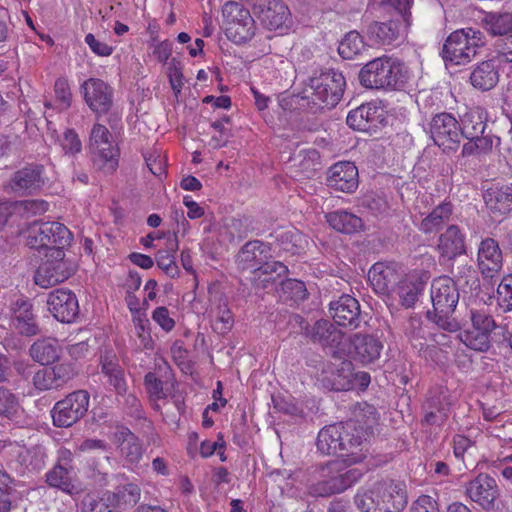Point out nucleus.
Listing matches in <instances>:
<instances>
[{
    "mask_svg": "<svg viewBox=\"0 0 512 512\" xmlns=\"http://www.w3.org/2000/svg\"><path fill=\"white\" fill-rule=\"evenodd\" d=\"M345 87L342 72L334 69L321 71L303 81L297 95L298 104L313 114L330 110L342 99Z\"/></svg>",
    "mask_w": 512,
    "mask_h": 512,
    "instance_id": "f257e3e1",
    "label": "nucleus"
},
{
    "mask_svg": "<svg viewBox=\"0 0 512 512\" xmlns=\"http://www.w3.org/2000/svg\"><path fill=\"white\" fill-rule=\"evenodd\" d=\"M459 296L458 287L452 278L441 276L434 279L430 286L432 309L426 312V318L442 330L458 331L460 323L454 313Z\"/></svg>",
    "mask_w": 512,
    "mask_h": 512,
    "instance_id": "f03ea898",
    "label": "nucleus"
},
{
    "mask_svg": "<svg viewBox=\"0 0 512 512\" xmlns=\"http://www.w3.org/2000/svg\"><path fill=\"white\" fill-rule=\"evenodd\" d=\"M378 423V413L376 409L368 404H364L360 412L355 413L353 419L341 422L339 442L341 444L340 457L348 464L361 462L365 457L362 453V443L365 436L372 433L373 427Z\"/></svg>",
    "mask_w": 512,
    "mask_h": 512,
    "instance_id": "7ed1b4c3",
    "label": "nucleus"
},
{
    "mask_svg": "<svg viewBox=\"0 0 512 512\" xmlns=\"http://www.w3.org/2000/svg\"><path fill=\"white\" fill-rule=\"evenodd\" d=\"M404 65L397 59L379 57L365 64L359 72V81L369 89H397L405 83Z\"/></svg>",
    "mask_w": 512,
    "mask_h": 512,
    "instance_id": "20e7f679",
    "label": "nucleus"
},
{
    "mask_svg": "<svg viewBox=\"0 0 512 512\" xmlns=\"http://www.w3.org/2000/svg\"><path fill=\"white\" fill-rule=\"evenodd\" d=\"M485 43L481 31L473 28L459 29L447 37L441 56L446 65H466L476 57L478 49Z\"/></svg>",
    "mask_w": 512,
    "mask_h": 512,
    "instance_id": "39448f33",
    "label": "nucleus"
},
{
    "mask_svg": "<svg viewBox=\"0 0 512 512\" xmlns=\"http://www.w3.org/2000/svg\"><path fill=\"white\" fill-rule=\"evenodd\" d=\"M72 234L59 222H34L27 229L26 244L32 249L62 250L70 244Z\"/></svg>",
    "mask_w": 512,
    "mask_h": 512,
    "instance_id": "423d86ee",
    "label": "nucleus"
},
{
    "mask_svg": "<svg viewBox=\"0 0 512 512\" xmlns=\"http://www.w3.org/2000/svg\"><path fill=\"white\" fill-rule=\"evenodd\" d=\"M90 395L86 390H76L57 401L50 411L53 425L69 428L79 422L89 408Z\"/></svg>",
    "mask_w": 512,
    "mask_h": 512,
    "instance_id": "0eeeda50",
    "label": "nucleus"
},
{
    "mask_svg": "<svg viewBox=\"0 0 512 512\" xmlns=\"http://www.w3.org/2000/svg\"><path fill=\"white\" fill-rule=\"evenodd\" d=\"M430 136L444 152L456 151L461 141V126L450 113L436 114L429 124Z\"/></svg>",
    "mask_w": 512,
    "mask_h": 512,
    "instance_id": "6e6552de",
    "label": "nucleus"
},
{
    "mask_svg": "<svg viewBox=\"0 0 512 512\" xmlns=\"http://www.w3.org/2000/svg\"><path fill=\"white\" fill-rule=\"evenodd\" d=\"M290 323L299 325L306 338L322 347L337 348L343 340V333L326 319L317 320L310 325L302 316L296 314L291 316Z\"/></svg>",
    "mask_w": 512,
    "mask_h": 512,
    "instance_id": "1a4fd4ad",
    "label": "nucleus"
},
{
    "mask_svg": "<svg viewBox=\"0 0 512 512\" xmlns=\"http://www.w3.org/2000/svg\"><path fill=\"white\" fill-rule=\"evenodd\" d=\"M223 15L228 17L226 35L237 44L245 43L254 36V20L249 11L237 2H227Z\"/></svg>",
    "mask_w": 512,
    "mask_h": 512,
    "instance_id": "9d476101",
    "label": "nucleus"
},
{
    "mask_svg": "<svg viewBox=\"0 0 512 512\" xmlns=\"http://www.w3.org/2000/svg\"><path fill=\"white\" fill-rule=\"evenodd\" d=\"M340 466L339 461L328 464L329 472H335V474L313 485L312 493L315 496L326 497L341 493L359 479L361 473L357 469H341Z\"/></svg>",
    "mask_w": 512,
    "mask_h": 512,
    "instance_id": "9b49d317",
    "label": "nucleus"
},
{
    "mask_svg": "<svg viewBox=\"0 0 512 512\" xmlns=\"http://www.w3.org/2000/svg\"><path fill=\"white\" fill-rule=\"evenodd\" d=\"M122 466L136 471L140 467L145 448L143 442L127 427H119L114 433Z\"/></svg>",
    "mask_w": 512,
    "mask_h": 512,
    "instance_id": "f8f14e48",
    "label": "nucleus"
},
{
    "mask_svg": "<svg viewBox=\"0 0 512 512\" xmlns=\"http://www.w3.org/2000/svg\"><path fill=\"white\" fill-rule=\"evenodd\" d=\"M254 13L268 30L282 34L289 28L290 11L282 0H259L254 6Z\"/></svg>",
    "mask_w": 512,
    "mask_h": 512,
    "instance_id": "ddd939ff",
    "label": "nucleus"
},
{
    "mask_svg": "<svg viewBox=\"0 0 512 512\" xmlns=\"http://www.w3.org/2000/svg\"><path fill=\"white\" fill-rule=\"evenodd\" d=\"M64 252L55 250L53 260H46L36 270L34 282L42 288H49L67 280L73 273L68 263L64 260Z\"/></svg>",
    "mask_w": 512,
    "mask_h": 512,
    "instance_id": "4468645a",
    "label": "nucleus"
},
{
    "mask_svg": "<svg viewBox=\"0 0 512 512\" xmlns=\"http://www.w3.org/2000/svg\"><path fill=\"white\" fill-rule=\"evenodd\" d=\"M84 100L97 115L107 114L113 106V89L98 78H89L81 85Z\"/></svg>",
    "mask_w": 512,
    "mask_h": 512,
    "instance_id": "2eb2a0df",
    "label": "nucleus"
},
{
    "mask_svg": "<svg viewBox=\"0 0 512 512\" xmlns=\"http://www.w3.org/2000/svg\"><path fill=\"white\" fill-rule=\"evenodd\" d=\"M46 303L49 312L62 323H71L79 315L78 300L71 290L59 288L51 291Z\"/></svg>",
    "mask_w": 512,
    "mask_h": 512,
    "instance_id": "dca6fc26",
    "label": "nucleus"
},
{
    "mask_svg": "<svg viewBox=\"0 0 512 512\" xmlns=\"http://www.w3.org/2000/svg\"><path fill=\"white\" fill-rule=\"evenodd\" d=\"M465 492L471 501L484 510H492L500 494L496 480L484 473L470 480L465 486Z\"/></svg>",
    "mask_w": 512,
    "mask_h": 512,
    "instance_id": "f3484780",
    "label": "nucleus"
},
{
    "mask_svg": "<svg viewBox=\"0 0 512 512\" xmlns=\"http://www.w3.org/2000/svg\"><path fill=\"white\" fill-rule=\"evenodd\" d=\"M44 168L39 164H29L13 173L8 187L19 196L38 192L45 184Z\"/></svg>",
    "mask_w": 512,
    "mask_h": 512,
    "instance_id": "a211bd4d",
    "label": "nucleus"
},
{
    "mask_svg": "<svg viewBox=\"0 0 512 512\" xmlns=\"http://www.w3.org/2000/svg\"><path fill=\"white\" fill-rule=\"evenodd\" d=\"M401 276L398 264L377 262L370 268L368 280L376 293L388 295L397 287Z\"/></svg>",
    "mask_w": 512,
    "mask_h": 512,
    "instance_id": "6ab92c4d",
    "label": "nucleus"
},
{
    "mask_svg": "<svg viewBox=\"0 0 512 512\" xmlns=\"http://www.w3.org/2000/svg\"><path fill=\"white\" fill-rule=\"evenodd\" d=\"M410 25L389 19L374 21L367 27V37L377 45H394L403 40Z\"/></svg>",
    "mask_w": 512,
    "mask_h": 512,
    "instance_id": "aec40b11",
    "label": "nucleus"
},
{
    "mask_svg": "<svg viewBox=\"0 0 512 512\" xmlns=\"http://www.w3.org/2000/svg\"><path fill=\"white\" fill-rule=\"evenodd\" d=\"M477 264L484 278L492 279L500 273L503 266V256L495 239L487 237L480 242Z\"/></svg>",
    "mask_w": 512,
    "mask_h": 512,
    "instance_id": "412c9836",
    "label": "nucleus"
},
{
    "mask_svg": "<svg viewBox=\"0 0 512 512\" xmlns=\"http://www.w3.org/2000/svg\"><path fill=\"white\" fill-rule=\"evenodd\" d=\"M330 314L336 324L349 329L358 328L362 321L358 300L347 294L330 303Z\"/></svg>",
    "mask_w": 512,
    "mask_h": 512,
    "instance_id": "4be33fe9",
    "label": "nucleus"
},
{
    "mask_svg": "<svg viewBox=\"0 0 512 512\" xmlns=\"http://www.w3.org/2000/svg\"><path fill=\"white\" fill-rule=\"evenodd\" d=\"M383 120L384 111L375 102L365 103L351 110L346 118L347 125L358 131L374 130Z\"/></svg>",
    "mask_w": 512,
    "mask_h": 512,
    "instance_id": "5701e85b",
    "label": "nucleus"
},
{
    "mask_svg": "<svg viewBox=\"0 0 512 512\" xmlns=\"http://www.w3.org/2000/svg\"><path fill=\"white\" fill-rule=\"evenodd\" d=\"M326 181L331 189L353 193L359 183L358 169L352 162H338L329 168Z\"/></svg>",
    "mask_w": 512,
    "mask_h": 512,
    "instance_id": "b1692460",
    "label": "nucleus"
},
{
    "mask_svg": "<svg viewBox=\"0 0 512 512\" xmlns=\"http://www.w3.org/2000/svg\"><path fill=\"white\" fill-rule=\"evenodd\" d=\"M490 216L499 220L512 212V185L492 186L483 193Z\"/></svg>",
    "mask_w": 512,
    "mask_h": 512,
    "instance_id": "393cba45",
    "label": "nucleus"
},
{
    "mask_svg": "<svg viewBox=\"0 0 512 512\" xmlns=\"http://www.w3.org/2000/svg\"><path fill=\"white\" fill-rule=\"evenodd\" d=\"M11 321L19 334L27 337L39 334L40 329L32 313V304L25 299L19 298L11 305Z\"/></svg>",
    "mask_w": 512,
    "mask_h": 512,
    "instance_id": "a878e982",
    "label": "nucleus"
},
{
    "mask_svg": "<svg viewBox=\"0 0 512 512\" xmlns=\"http://www.w3.org/2000/svg\"><path fill=\"white\" fill-rule=\"evenodd\" d=\"M378 483L380 500L385 512H400L407 505V492L402 482L393 480L380 481Z\"/></svg>",
    "mask_w": 512,
    "mask_h": 512,
    "instance_id": "bb28decb",
    "label": "nucleus"
},
{
    "mask_svg": "<svg viewBox=\"0 0 512 512\" xmlns=\"http://www.w3.org/2000/svg\"><path fill=\"white\" fill-rule=\"evenodd\" d=\"M270 248L263 242L254 240L247 242L239 251L236 262L242 270H250L255 273L266 261Z\"/></svg>",
    "mask_w": 512,
    "mask_h": 512,
    "instance_id": "cd10ccee",
    "label": "nucleus"
},
{
    "mask_svg": "<svg viewBox=\"0 0 512 512\" xmlns=\"http://www.w3.org/2000/svg\"><path fill=\"white\" fill-rule=\"evenodd\" d=\"M46 453L40 445L20 448L12 465L19 474L38 472L45 467Z\"/></svg>",
    "mask_w": 512,
    "mask_h": 512,
    "instance_id": "c85d7f7f",
    "label": "nucleus"
},
{
    "mask_svg": "<svg viewBox=\"0 0 512 512\" xmlns=\"http://www.w3.org/2000/svg\"><path fill=\"white\" fill-rule=\"evenodd\" d=\"M441 256L453 259L466 253L465 236L457 225H449L440 234L437 244Z\"/></svg>",
    "mask_w": 512,
    "mask_h": 512,
    "instance_id": "c756f323",
    "label": "nucleus"
},
{
    "mask_svg": "<svg viewBox=\"0 0 512 512\" xmlns=\"http://www.w3.org/2000/svg\"><path fill=\"white\" fill-rule=\"evenodd\" d=\"M453 212L454 206L450 201L441 202L421 219L419 230L424 234L439 232L450 222Z\"/></svg>",
    "mask_w": 512,
    "mask_h": 512,
    "instance_id": "7c9ffc66",
    "label": "nucleus"
},
{
    "mask_svg": "<svg viewBox=\"0 0 512 512\" xmlns=\"http://www.w3.org/2000/svg\"><path fill=\"white\" fill-rule=\"evenodd\" d=\"M351 345L355 358L363 364H369L377 360L383 349L382 342L371 336L354 334L351 338Z\"/></svg>",
    "mask_w": 512,
    "mask_h": 512,
    "instance_id": "2f4dec72",
    "label": "nucleus"
},
{
    "mask_svg": "<svg viewBox=\"0 0 512 512\" xmlns=\"http://www.w3.org/2000/svg\"><path fill=\"white\" fill-rule=\"evenodd\" d=\"M499 72L495 60L489 59L478 63L470 74V83L481 91H489L499 82Z\"/></svg>",
    "mask_w": 512,
    "mask_h": 512,
    "instance_id": "473e14b6",
    "label": "nucleus"
},
{
    "mask_svg": "<svg viewBox=\"0 0 512 512\" xmlns=\"http://www.w3.org/2000/svg\"><path fill=\"white\" fill-rule=\"evenodd\" d=\"M93 156L94 167L105 174H111L118 167L120 151L113 139L107 140V145L99 144V147H89Z\"/></svg>",
    "mask_w": 512,
    "mask_h": 512,
    "instance_id": "72a5a7b5",
    "label": "nucleus"
},
{
    "mask_svg": "<svg viewBox=\"0 0 512 512\" xmlns=\"http://www.w3.org/2000/svg\"><path fill=\"white\" fill-rule=\"evenodd\" d=\"M62 347L58 340L45 337L36 340L29 348V355L33 361L41 365H49L59 360Z\"/></svg>",
    "mask_w": 512,
    "mask_h": 512,
    "instance_id": "f704fd0d",
    "label": "nucleus"
},
{
    "mask_svg": "<svg viewBox=\"0 0 512 512\" xmlns=\"http://www.w3.org/2000/svg\"><path fill=\"white\" fill-rule=\"evenodd\" d=\"M326 220L334 230L345 234L356 233L363 227L362 219L346 210L330 212Z\"/></svg>",
    "mask_w": 512,
    "mask_h": 512,
    "instance_id": "c9c22d12",
    "label": "nucleus"
},
{
    "mask_svg": "<svg viewBox=\"0 0 512 512\" xmlns=\"http://www.w3.org/2000/svg\"><path fill=\"white\" fill-rule=\"evenodd\" d=\"M340 424H331L325 426L320 430L317 437V448L322 454L337 455L340 457L341 442L339 437L341 435ZM342 445H344L342 443Z\"/></svg>",
    "mask_w": 512,
    "mask_h": 512,
    "instance_id": "e433bc0d",
    "label": "nucleus"
},
{
    "mask_svg": "<svg viewBox=\"0 0 512 512\" xmlns=\"http://www.w3.org/2000/svg\"><path fill=\"white\" fill-rule=\"evenodd\" d=\"M111 491L89 492L80 502L81 512H113L116 511Z\"/></svg>",
    "mask_w": 512,
    "mask_h": 512,
    "instance_id": "4c0bfd02",
    "label": "nucleus"
},
{
    "mask_svg": "<svg viewBox=\"0 0 512 512\" xmlns=\"http://www.w3.org/2000/svg\"><path fill=\"white\" fill-rule=\"evenodd\" d=\"M101 371L108 378V382L113 386L118 394L126 391V381L124 371L115 355H105L101 359Z\"/></svg>",
    "mask_w": 512,
    "mask_h": 512,
    "instance_id": "58836bf2",
    "label": "nucleus"
},
{
    "mask_svg": "<svg viewBox=\"0 0 512 512\" xmlns=\"http://www.w3.org/2000/svg\"><path fill=\"white\" fill-rule=\"evenodd\" d=\"M177 250L178 240L177 235L174 234L173 238L168 239L166 249H161L156 253L157 266L171 278L179 276V268L174 255Z\"/></svg>",
    "mask_w": 512,
    "mask_h": 512,
    "instance_id": "ea45409f",
    "label": "nucleus"
},
{
    "mask_svg": "<svg viewBox=\"0 0 512 512\" xmlns=\"http://www.w3.org/2000/svg\"><path fill=\"white\" fill-rule=\"evenodd\" d=\"M46 483L71 496L79 493L77 486L73 484L69 476V469L62 464H56L46 473Z\"/></svg>",
    "mask_w": 512,
    "mask_h": 512,
    "instance_id": "a19ab883",
    "label": "nucleus"
},
{
    "mask_svg": "<svg viewBox=\"0 0 512 512\" xmlns=\"http://www.w3.org/2000/svg\"><path fill=\"white\" fill-rule=\"evenodd\" d=\"M411 4L412 0H381L379 3V9L392 20H397V22L411 25Z\"/></svg>",
    "mask_w": 512,
    "mask_h": 512,
    "instance_id": "79ce46f5",
    "label": "nucleus"
},
{
    "mask_svg": "<svg viewBox=\"0 0 512 512\" xmlns=\"http://www.w3.org/2000/svg\"><path fill=\"white\" fill-rule=\"evenodd\" d=\"M379 493L378 483H375L370 489L355 495V505L362 512H385Z\"/></svg>",
    "mask_w": 512,
    "mask_h": 512,
    "instance_id": "37998d69",
    "label": "nucleus"
},
{
    "mask_svg": "<svg viewBox=\"0 0 512 512\" xmlns=\"http://www.w3.org/2000/svg\"><path fill=\"white\" fill-rule=\"evenodd\" d=\"M144 386L151 400L166 399L171 395L173 384L163 381L154 372H148L144 377Z\"/></svg>",
    "mask_w": 512,
    "mask_h": 512,
    "instance_id": "c03bdc74",
    "label": "nucleus"
},
{
    "mask_svg": "<svg viewBox=\"0 0 512 512\" xmlns=\"http://www.w3.org/2000/svg\"><path fill=\"white\" fill-rule=\"evenodd\" d=\"M280 285V298L284 302H291V305L304 301L308 296L307 288L300 280L286 279Z\"/></svg>",
    "mask_w": 512,
    "mask_h": 512,
    "instance_id": "a18cd8bd",
    "label": "nucleus"
},
{
    "mask_svg": "<svg viewBox=\"0 0 512 512\" xmlns=\"http://www.w3.org/2000/svg\"><path fill=\"white\" fill-rule=\"evenodd\" d=\"M485 28L491 35L499 38L512 35V14H489L485 19Z\"/></svg>",
    "mask_w": 512,
    "mask_h": 512,
    "instance_id": "49530a36",
    "label": "nucleus"
},
{
    "mask_svg": "<svg viewBox=\"0 0 512 512\" xmlns=\"http://www.w3.org/2000/svg\"><path fill=\"white\" fill-rule=\"evenodd\" d=\"M111 496H114L113 503L116 510H122L135 505L139 501L140 488L136 484L130 483L111 491Z\"/></svg>",
    "mask_w": 512,
    "mask_h": 512,
    "instance_id": "de8ad7c7",
    "label": "nucleus"
},
{
    "mask_svg": "<svg viewBox=\"0 0 512 512\" xmlns=\"http://www.w3.org/2000/svg\"><path fill=\"white\" fill-rule=\"evenodd\" d=\"M461 126V138H477L485 133L486 122L478 111H470L464 115Z\"/></svg>",
    "mask_w": 512,
    "mask_h": 512,
    "instance_id": "09e8293b",
    "label": "nucleus"
},
{
    "mask_svg": "<svg viewBox=\"0 0 512 512\" xmlns=\"http://www.w3.org/2000/svg\"><path fill=\"white\" fill-rule=\"evenodd\" d=\"M364 49V41L357 31L348 32L338 46V53L343 59H353Z\"/></svg>",
    "mask_w": 512,
    "mask_h": 512,
    "instance_id": "8fccbe9b",
    "label": "nucleus"
},
{
    "mask_svg": "<svg viewBox=\"0 0 512 512\" xmlns=\"http://www.w3.org/2000/svg\"><path fill=\"white\" fill-rule=\"evenodd\" d=\"M451 406L448 390L443 387H435L429 390L423 409L437 410L448 415Z\"/></svg>",
    "mask_w": 512,
    "mask_h": 512,
    "instance_id": "3c124183",
    "label": "nucleus"
},
{
    "mask_svg": "<svg viewBox=\"0 0 512 512\" xmlns=\"http://www.w3.org/2000/svg\"><path fill=\"white\" fill-rule=\"evenodd\" d=\"M396 288L401 304L406 308H411L417 302L423 286L421 282L400 280Z\"/></svg>",
    "mask_w": 512,
    "mask_h": 512,
    "instance_id": "603ef678",
    "label": "nucleus"
},
{
    "mask_svg": "<svg viewBox=\"0 0 512 512\" xmlns=\"http://www.w3.org/2000/svg\"><path fill=\"white\" fill-rule=\"evenodd\" d=\"M490 336L483 332L468 329L460 333V340L463 344H465L468 348L473 349L475 351L484 352L490 348L491 341Z\"/></svg>",
    "mask_w": 512,
    "mask_h": 512,
    "instance_id": "864d4df0",
    "label": "nucleus"
},
{
    "mask_svg": "<svg viewBox=\"0 0 512 512\" xmlns=\"http://www.w3.org/2000/svg\"><path fill=\"white\" fill-rule=\"evenodd\" d=\"M234 326V316L227 302L220 303L215 312L213 330L219 335L227 334Z\"/></svg>",
    "mask_w": 512,
    "mask_h": 512,
    "instance_id": "5fc2aeb1",
    "label": "nucleus"
},
{
    "mask_svg": "<svg viewBox=\"0 0 512 512\" xmlns=\"http://www.w3.org/2000/svg\"><path fill=\"white\" fill-rule=\"evenodd\" d=\"M48 208V202L40 199L20 200L14 203V211L27 218L41 215L45 213Z\"/></svg>",
    "mask_w": 512,
    "mask_h": 512,
    "instance_id": "6e6d98bb",
    "label": "nucleus"
},
{
    "mask_svg": "<svg viewBox=\"0 0 512 512\" xmlns=\"http://www.w3.org/2000/svg\"><path fill=\"white\" fill-rule=\"evenodd\" d=\"M134 315L133 322L135 324V332L140 340V346L146 350L153 349V340L149 332L150 322L145 313H138Z\"/></svg>",
    "mask_w": 512,
    "mask_h": 512,
    "instance_id": "4d7b16f0",
    "label": "nucleus"
},
{
    "mask_svg": "<svg viewBox=\"0 0 512 512\" xmlns=\"http://www.w3.org/2000/svg\"><path fill=\"white\" fill-rule=\"evenodd\" d=\"M270 258L271 255L270 253H268V255L266 256V261H263V264H261L259 270L255 272L256 274L259 275V277L261 275L269 276L268 278H265L263 280L265 282H275L277 278L286 275V273L288 272L287 267L283 263L279 261L269 260Z\"/></svg>",
    "mask_w": 512,
    "mask_h": 512,
    "instance_id": "13d9d810",
    "label": "nucleus"
},
{
    "mask_svg": "<svg viewBox=\"0 0 512 512\" xmlns=\"http://www.w3.org/2000/svg\"><path fill=\"white\" fill-rule=\"evenodd\" d=\"M49 368L59 389L77 374L75 365L72 362H61Z\"/></svg>",
    "mask_w": 512,
    "mask_h": 512,
    "instance_id": "bf43d9fd",
    "label": "nucleus"
},
{
    "mask_svg": "<svg viewBox=\"0 0 512 512\" xmlns=\"http://www.w3.org/2000/svg\"><path fill=\"white\" fill-rule=\"evenodd\" d=\"M472 329L491 335L496 323L491 315L483 310H471Z\"/></svg>",
    "mask_w": 512,
    "mask_h": 512,
    "instance_id": "052dcab7",
    "label": "nucleus"
},
{
    "mask_svg": "<svg viewBox=\"0 0 512 512\" xmlns=\"http://www.w3.org/2000/svg\"><path fill=\"white\" fill-rule=\"evenodd\" d=\"M497 302L504 311L512 310V274L504 276L499 283Z\"/></svg>",
    "mask_w": 512,
    "mask_h": 512,
    "instance_id": "680f3d73",
    "label": "nucleus"
},
{
    "mask_svg": "<svg viewBox=\"0 0 512 512\" xmlns=\"http://www.w3.org/2000/svg\"><path fill=\"white\" fill-rule=\"evenodd\" d=\"M19 408L17 397L4 387H0V415L12 418Z\"/></svg>",
    "mask_w": 512,
    "mask_h": 512,
    "instance_id": "e2e57ef3",
    "label": "nucleus"
},
{
    "mask_svg": "<svg viewBox=\"0 0 512 512\" xmlns=\"http://www.w3.org/2000/svg\"><path fill=\"white\" fill-rule=\"evenodd\" d=\"M32 381L34 387L40 391L59 389L49 367L38 370L34 374Z\"/></svg>",
    "mask_w": 512,
    "mask_h": 512,
    "instance_id": "0e129e2a",
    "label": "nucleus"
},
{
    "mask_svg": "<svg viewBox=\"0 0 512 512\" xmlns=\"http://www.w3.org/2000/svg\"><path fill=\"white\" fill-rule=\"evenodd\" d=\"M274 408L279 412L296 418H303L305 413L302 407L291 398L279 397L273 400Z\"/></svg>",
    "mask_w": 512,
    "mask_h": 512,
    "instance_id": "69168bd1",
    "label": "nucleus"
},
{
    "mask_svg": "<svg viewBox=\"0 0 512 512\" xmlns=\"http://www.w3.org/2000/svg\"><path fill=\"white\" fill-rule=\"evenodd\" d=\"M61 146L67 154L74 155L81 151L82 143L75 130L67 129L64 132L63 139L61 140Z\"/></svg>",
    "mask_w": 512,
    "mask_h": 512,
    "instance_id": "338daca9",
    "label": "nucleus"
},
{
    "mask_svg": "<svg viewBox=\"0 0 512 512\" xmlns=\"http://www.w3.org/2000/svg\"><path fill=\"white\" fill-rule=\"evenodd\" d=\"M495 48L501 62L512 63V35L498 38L495 42Z\"/></svg>",
    "mask_w": 512,
    "mask_h": 512,
    "instance_id": "774afa93",
    "label": "nucleus"
}]
</instances>
